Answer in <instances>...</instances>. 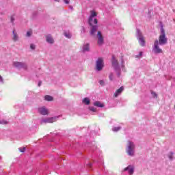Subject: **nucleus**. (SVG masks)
Segmentation results:
<instances>
[{"instance_id": "1", "label": "nucleus", "mask_w": 175, "mask_h": 175, "mask_svg": "<svg viewBox=\"0 0 175 175\" xmlns=\"http://www.w3.org/2000/svg\"><path fill=\"white\" fill-rule=\"evenodd\" d=\"M96 12L91 11V14L88 19L89 25H90V35L95 36L98 31V19H96Z\"/></svg>"}, {"instance_id": "2", "label": "nucleus", "mask_w": 175, "mask_h": 175, "mask_svg": "<svg viewBox=\"0 0 175 175\" xmlns=\"http://www.w3.org/2000/svg\"><path fill=\"white\" fill-rule=\"evenodd\" d=\"M160 35L157 40L160 46H165V44H167V38L166 37V33H165V29H163V24L162 23H160Z\"/></svg>"}, {"instance_id": "3", "label": "nucleus", "mask_w": 175, "mask_h": 175, "mask_svg": "<svg viewBox=\"0 0 175 175\" xmlns=\"http://www.w3.org/2000/svg\"><path fill=\"white\" fill-rule=\"evenodd\" d=\"M135 146L133 142L129 141L126 148V152L129 157H135Z\"/></svg>"}, {"instance_id": "4", "label": "nucleus", "mask_w": 175, "mask_h": 175, "mask_svg": "<svg viewBox=\"0 0 175 175\" xmlns=\"http://www.w3.org/2000/svg\"><path fill=\"white\" fill-rule=\"evenodd\" d=\"M136 37L137 38V40L140 46H142V47H144V46H146V40L144 39V36H143L142 31L139 29H137Z\"/></svg>"}, {"instance_id": "5", "label": "nucleus", "mask_w": 175, "mask_h": 175, "mask_svg": "<svg viewBox=\"0 0 175 175\" xmlns=\"http://www.w3.org/2000/svg\"><path fill=\"white\" fill-rule=\"evenodd\" d=\"M112 66L115 72H117L118 77H120V76H121V73L120 72L121 68H120V66L118 65V61L116 59V57H114V56L112 57Z\"/></svg>"}, {"instance_id": "6", "label": "nucleus", "mask_w": 175, "mask_h": 175, "mask_svg": "<svg viewBox=\"0 0 175 175\" xmlns=\"http://www.w3.org/2000/svg\"><path fill=\"white\" fill-rule=\"evenodd\" d=\"M160 46H163L159 44V42H158V40H156L154 43V54H163V51L161 48Z\"/></svg>"}, {"instance_id": "7", "label": "nucleus", "mask_w": 175, "mask_h": 175, "mask_svg": "<svg viewBox=\"0 0 175 175\" xmlns=\"http://www.w3.org/2000/svg\"><path fill=\"white\" fill-rule=\"evenodd\" d=\"M103 66H105V64H103V58L99 57L96 62L95 70L97 72H100V70L103 69Z\"/></svg>"}, {"instance_id": "8", "label": "nucleus", "mask_w": 175, "mask_h": 175, "mask_svg": "<svg viewBox=\"0 0 175 175\" xmlns=\"http://www.w3.org/2000/svg\"><path fill=\"white\" fill-rule=\"evenodd\" d=\"M13 65L17 69H24V70L28 69V65L25 62H14Z\"/></svg>"}, {"instance_id": "9", "label": "nucleus", "mask_w": 175, "mask_h": 175, "mask_svg": "<svg viewBox=\"0 0 175 175\" xmlns=\"http://www.w3.org/2000/svg\"><path fill=\"white\" fill-rule=\"evenodd\" d=\"M58 120V116H55L52 118H42L40 120L41 124H53V122H55Z\"/></svg>"}, {"instance_id": "10", "label": "nucleus", "mask_w": 175, "mask_h": 175, "mask_svg": "<svg viewBox=\"0 0 175 175\" xmlns=\"http://www.w3.org/2000/svg\"><path fill=\"white\" fill-rule=\"evenodd\" d=\"M97 38H98V41L97 43L98 46H102L104 43V39H103V36H102V32L98 31L97 32Z\"/></svg>"}, {"instance_id": "11", "label": "nucleus", "mask_w": 175, "mask_h": 175, "mask_svg": "<svg viewBox=\"0 0 175 175\" xmlns=\"http://www.w3.org/2000/svg\"><path fill=\"white\" fill-rule=\"evenodd\" d=\"M38 112L42 116H47L49 114V109L45 107H41L38 108Z\"/></svg>"}, {"instance_id": "12", "label": "nucleus", "mask_w": 175, "mask_h": 175, "mask_svg": "<svg viewBox=\"0 0 175 175\" xmlns=\"http://www.w3.org/2000/svg\"><path fill=\"white\" fill-rule=\"evenodd\" d=\"M124 172H127L129 175H132L135 172V167L133 165H129L124 169Z\"/></svg>"}, {"instance_id": "13", "label": "nucleus", "mask_w": 175, "mask_h": 175, "mask_svg": "<svg viewBox=\"0 0 175 175\" xmlns=\"http://www.w3.org/2000/svg\"><path fill=\"white\" fill-rule=\"evenodd\" d=\"M46 42L49 44H54V38L51 36V35L49 34L46 36Z\"/></svg>"}, {"instance_id": "14", "label": "nucleus", "mask_w": 175, "mask_h": 175, "mask_svg": "<svg viewBox=\"0 0 175 175\" xmlns=\"http://www.w3.org/2000/svg\"><path fill=\"white\" fill-rule=\"evenodd\" d=\"M83 53H88L90 51V44L87 43L83 45L82 46Z\"/></svg>"}, {"instance_id": "15", "label": "nucleus", "mask_w": 175, "mask_h": 175, "mask_svg": "<svg viewBox=\"0 0 175 175\" xmlns=\"http://www.w3.org/2000/svg\"><path fill=\"white\" fill-rule=\"evenodd\" d=\"M12 34V40H14V42L18 41V35L17 34V32H16V30H13Z\"/></svg>"}, {"instance_id": "16", "label": "nucleus", "mask_w": 175, "mask_h": 175, "mask_svg": "<svg viewBox=\"0 0 175 175\" xmlns=\"http://www.w3.org/2000/svg\"><path fill=\"white\" fill-rule=\"evenodd\" d=\"M124 91V88H119L117 91L114 93V97L117 98L119 95H121V93Z\"/></svg>"}, {"instance_id": "17", "label": "nucleus", "mask_w": 175, "mask_h": 175, "mask_svg": "<svg viewBox=\"0 0 175 175\" xmlns=\"http://www.w3.org/2000/svg\"><path fill=\"white\" fill-rule=\"evenodd\" d=\"M94 105L96 106V107H105V105H103V103L99 101L94 102Z\"/></svg>"}, {"instance_id": "18", "label": "nucleus", "mask_w": 175, "mask_h": 175, "mask_svg": "<svg viewBox=\"0 0 175 175\" xmlns=\"http://www.w3.org/2000/svg\"><path fill=\"white\" fill-rule=\"evenodd\" d=\"M173 155H174V152L172 151L167 154V157L170 159V161H173Z\"/></svg>"}, {"instance_id": "19", "label": "nucleus", "mask_w": 175, "mask_h": 175, "mask_svg": "<svg viewBox=\"0 0 175 175\" xmlns=\"http://www.w3.org/2000/svg\"><path fill=\"white\" fill-rule=\"evenodd\" d=\"M83 103H84V105H90V98H84L82 100Z\"/></svg>"}, {"instance_id": "20", "label": "nucleus", "mask_w": 175, "mask_h": 175, "mask_svg": "<svg viewBox=\"0 0 175 175\" xmlns=\"http://www.w3.org/2000/svg\"><path fill=\"white\" fill-rule=\"evenodd\" d=\"M45 100H47L48 102H51L53 100V96L46 95L44 96Z\"/></svg>"}, {"instance_id": "21", "label": "nucleus", "mask_w": 175, "mask_h": 175, "mask_svg": "<svg viewBox=\"0 0 175 175\" xmlns=\"http://www.w3.org/2000/svg\"><path fill=\"white\" fill-rule=\"evenodd\" d=\"M121 130V126H115L112 128L113 132H118V131Z\"/></svg>"}, {"instance_id": "22", "label": "nucleus", "mask_w": 175, "mask_h": 175, "mask_svg": "<svg viewBox=\"0 0 175 175\" xmlns=\"http://www.w3.org/2000/svg\"><path fill=\"white\" fill-rule=\"evenodd\" d=\"M31 36H32V30H29L26 33V37L31 38Z\"/></svg>"}, {"instance_id": "23", "label": "nucleus", "mask_w": 175, "mask_h": 175, "mask_svg": "<svg viewBox=\"0 0 175 175\" xmlns=\"http://www.w3.org/2000/svg\"><path fill=\"white\" fill-rule=\"evenodd\" d=\"M64 36H65L66 38H67L68 39H70V38H72V34H70V33L65 32V33H64Z\"/></svg>"}, {"instance_id": "24", "label": "nucleus", "mask_w": 175, "mask_h": 175, "mask_svg": "<svg viewBox=\"0 0 175 175\" xmlns=\"http://www.w3.org/2000/svg\"><path fill=\"white\" fill-rule=\"evenodd\" d=\"M142 57H143L142 51L139 52L138 55H135V58H142Z\"/></svg>"}, {"instance_id": "25", "label": "nucleus", "mask_w": 175, "mask_h": 175, "mask_svg": "<svg viewBox=\"0 0 175 175\" xmlns=\"http://www.w3.org/2000/svg\"><path fill=\"white\" fill-rule=\"evenodd\" d=\"M14 20H16V15L11 16V23L14 24Z\"/></svg>"}, {"instance_id": "26", "label": "nucleus", "mask_w": 175, "mask_h": 175, "mask_svg": "<svg viewBox=\"0 0 175 175\" xmlns=\"http://www.w3.org/2000/svg\"><path fill=\"white\" fill-rule=\"evenodd\" d=\"M30 49L31 50H35V49H36V45H35L34 44H31Z\"/></svg>"}, {"instance_id": "27", "label": "nucleus", "mask_w": 175, "mask_h": 175, "mask_svg": "<svg viewBox=\"0 0 175 175\" xmlns=\"http://www.w3.org/2000/svg\"><path fill=\"white\" fill-rule=\"evenodd\" d=\"M89 109L90 110V111H93V113H95V111H96V109H95V107H89Z\"/></svg>"}, {"instance_id": "28", "label": "nucleus", "mask_w": 175, "mask_h": 175, "mask_svg": "<svg viewBox=\"0 0 175 175\" xmlns=\"http://www.w3.org/2000/svg\"><path fill=\"white\" fill-rule=\"evenodd\" d=\"M98 83H99L100 85H101L102 87H103V85H105V81H103V80H100L98 81Z\"/></svg>"}, {"instance_id": "29", "label": "nucleus", "mask_w": 175, "mask_h": 175, "mask_svg": "<svg viewBox=\"0 0 175 175\" xmlns=\"http://www.w3.org/2000/svg\"><path fill=\"white\" fill-rule=\"evenodd\" d=\"M113 77H114V75H113V73H111L109 76V80H111V81H112Z\"/></svg>"}, {"instance_id": "30", "label": "nucleus", "mask_w": 175, "mask_h": 175, "mask_svg": "<svg viewBox=\"0 0 175 175\" xmlns=\"http://www.w3.org/2000/svg\"><path fill=\"white\" fill-rule=\"evenodd\" d=\"M0 124H2L3 125H5L8 124V121L6 120H0Z\"/></svg>"}, {"instance_id": "31", "label": "nucleus", "mask_w": 175, "mask_h": 175, "mask_svg": "<svg viewBox=\"0 0 175 175\" xmlns=\"http://www.w3.org/2000/svg\"><path fill=\"white\" fill-rule=\"evenodd\" d=\"M19 151H20L21 152H24V151H25V147L19 148Z\"/></svg>"}, {"instance_id": "32", "label": "nucleus", "mask_w": 175, "mask_h": 175, "mask_svg": "<svg viewBox=\"0 0 175 175\" xmlns=\"http://www.w3.org/2000/svg\"><path fill=\"white\" fill-rule=\"evenodd\" d=\"M124 64H125V62L124 61V59H121V65H122V68H124Z\"/></svg>"}, {"instance_id": "33", "label": "nucleus", "mask_w": 175, "mask_h": 175, "mask_svg": "<svg viewBox=\"0 0 175 175\" xmlns=\"http://www.w3.org/2000/svg\"><path fill=\"white\" fill-rule=\"evenodd\" d=\"M0 83H1V84H3V77H2V76L0 75Z\"/></svg>"}, {"instance_id": "34", "label": "nucleus", "mask_w": 175, "mask_h": 175, "mask_svg": "<svg viewBox=\"0 0 175 175\" xmlns=\"http://www.w3.org/2000/svg\"><path fill=\"white\" fill-rule=\"evenodd\" d=\"M64 3H66V5L69 4V1L68 0H64Z\"/></svg>"}, {"instance_id": "35", "label": "nucleus", "mask_w": 175, "mask_h": 175, "mask_svg": "<svg viewBox=\"0 0 175 175\" xmlns=\"http://www.w3.org/2000/svg\"><path fill=\"white\" fill-rule=\"evenodd\" d=\"M40 85H42V81L38 82V87H40Z\"/></svg>"}, {"instance_id": "36", "label": "nucleus", "mask_w": 175, "mask_h": 175, "mask_svg": "<svg viewBox=\"0 0 175 175\" xmlns=\"http://www.w3.org/2000/svg\"><path fill=\"white\" fill-rule=\"evenodd\" d=\"M158 95L156 93H154V98H157Z\"/></svg>"}, {"instance_id": "37", "label": "nucleus", "mask_w": 175, "mask_h": 175, "mask_svg": "<svg viewBox=\"0 0 175 175\" xmlns=\"http://www.w3.org/2000/svg\"><path fill=\"white\" fill-rule=\"evenodd\" d=\"M55 2H59V0H53Z\"/></svg>"}, {"instance_id": "38", "label": "nucleus", "mask_w": 175, "mask_h": 175, "mask_svg": "<svg viewBox=\"0 0 175 175\" xmlns=\"http://www.w3.org/2000/svg\"><path fill=\"white\" fill-rule=\"evenodd\" d=\"M120 88H124V87L121 86Z\"/></svg>"}, {"instance_id": "39", "label": "nucleus", "mask_w": 175, "mask_h": 175, "mask_svg": "<svg viewBox=\"0 0 175 175\" xmlns=\"http://www.w3.org/2000/svg\"><path fill=\"white\" fill-rule=\"evenodd\" d=\"M90 165V166H91V164H89Z\"/></svg>"}]
</instances>
